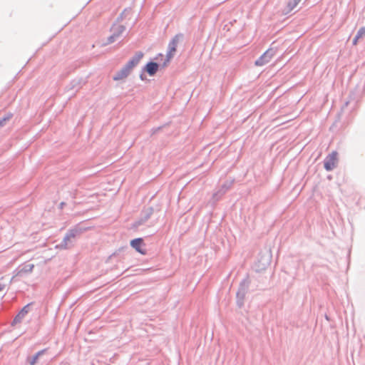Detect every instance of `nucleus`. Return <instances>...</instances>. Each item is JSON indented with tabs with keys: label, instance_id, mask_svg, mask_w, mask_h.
<instances>
[{
	"label": "nucleus",
	"instance_id": "1",
	"mask_svg": "<svg viewBox=\"0 0 365 365\" xmlns=\"http://www.w3.org/2000/svg\"><path fill=\"white\" fill-rule=\"evenodd\" d=\"M84 230V229L79 226H76L70 229L64 236L61 242L57 245L56 247L61 250H67L72 247L74 245L76 237L79 236Z\"/></svg>",
	"mask_w": 365,
	"mask_h": 365
},
{
	"label": "nucleus",
	"instance_id": "2",
	"mask_svg": "<svg viewBox=\"0 0 365 365\" xmlns=\"http://www.w3.org/2000/svg\"><path fill=\"white\" fill-rule=\"evenodd\" d=\"M143 57V52H136L134 56L127 63V64L120 71L115 73V81L125 78L130 73L132 70L138 64Z\"/></svg>",
	"mask_w": 365,
	"mask_h": 365
},
{
	"label": "nucleus",
	"instance_id": "3",
	"mask_svg": "<svg viewBox=\"0 0 365 365\" xmlns=\"http://www.w3.org/2000/svg\"><path fill=\"white\" fill-rule=\"evenodd\" d=\"M184 36L182 34H177L170 42L168 46V51L166 56V60L163 63V66H167L168 63L173 58L177 51L178 45L180 42L182 41Z\"/></svg>",
	"mask_w": 365,
	"mask_h": 365
},
{
	"label": "nucleus",
	"instance_id": "4",
	"mask_svg": "<svg viewBox=\"0 0 365 365\" xmlns=\"http://www.w3.org/2000/svg\"><path fill=\"white\" fill-rule=\"evenodd\" d=\"M276 54V48L271 47L265 53H263L257 60H256L255 64L257 66H262L268 63L271 59Z\"/></svg>",
	"mask_w": 365,
	"mask_h": 365
},
{
	"label": "nucleus",
	"instance_id": "5",
	"mask_svg": "<svg viewBox=\"0 0 365 365\" xmlns=\"http://www.w3.org/2000/svg\"><path fill=\"white\" fill-rule=\"evenodd\" d=\"M249 284L250 281L247 278L243 279L240 284V287L237 292V302L239 307H242L243 304V300L248 289Z\"/></svg>",
	"mask_w": 365,
	"mask_h": 365
},
{
	"label": "nucleus",
	"instance_id": "6",
	"mask_svg": "<svg viewBox=\"0 0 365 365\" xmlns=\"http://www.w3.org/2000/svg\"><path fill=\"white\" fill-rule=\"evenodd\" d=\"M338 164V153L336 151H333L329 154L324 161V166L326 170H333Z\"/></svg>",
	"mask_w": 365,
	"mask_h": 365
},
{
	"label": "nucleus",
	"instance_id": "7",
	"mask_svg": "<svg viewBox=\"0 0 365 365\" xmlns=\"http://www.w3.org/2000/svg\"><path fill=\"white\" fill-rule=\"evenodd\" d=\"M153 210L151 207H149V208L146 209L145 210H144L142 212L141 217H140V219L135 222L134 226L135 227H138L139 226L144 225L148 221V220L150 217L151 215L153 214Z\"/></svg>",
	"mask_w": 365,
	"mask_h": 365
},
{
	"label": "nucleus",
	"instance_id": "8",
	"mask_svg": "<svg viewBox=\"0 0 365 365\" xmlns=\"http://www.w3.org/2000/svg\"><path fill=\"white\" fill-rule=\"evenodd\" d=\"M34 268V264H24L23 267H20L16 275L14 276L11 280H10V283L11 282V281L14 279V278L15 277H22L24 274H28V273H31L32 272L33 269Z\"/></svg>",
	"mask_w": 365,
	"mask_h": 365
},
{
	"label": "nucleus",
	"instance_id": "9",
	"mask_svg": "<svg viewBox=\"0 0 365 365\" xmlns=\"http://www.w3.org/2000/svg\"><path fill=\"white\" fill-rule=\"evenodd\" d=\"M130 245L133 248H134L137 252L145 254V250L143 247H145V243L142 238H136L130 241Z\"/></svg>",
	"mask_w": 365,
	"mask_h": 365
},
{
	"label": "nucleus",
	"instance_id": "10",
	"mask_svg": "<svg viewBox=\"0 0 365 365\" xmlns=\"http://www.w3.org/2000/svg\"><path fill=\"white\" fill-rule=\"evenodd\" d=\"M159 68V64L154 62L150 61L148 62L144 67V71H145L149 76H153L156 72L158 71Z\"/></svg>",
	"mask_w": 365,
	"mask_h": 365
},
{
	"label": "nucleus",
	"instance_id": "11",
	"mask_svg": "<svg viewBox=\"0 0 365 365\" xmlns=\"http://www.w3.org/2000/svg\"><path fill=\"white\" fill-rule=\"evenodd\" d=\"M29 305L27 304L25 307L22 308V309L19 312V314L15 317V318L13 320L12 325L17 324L23 320V319L25 317V316L29 312Z\"/></svg>",
	"mask_w": 365,
	"mask_h": 365
},
{
	"label": "nucleus",
	"instance_id": "12",
	"mask_svg": "<svg viewBox=\"0 0 365 365\" xmlns=\"http://www.w3.org/2000/svg\"><path fill=\"white\" fill-rule=\"evenodd\" d=\"M47 349H42L39 351H38L34 356L32 357H29L27 361L30 364V365H36L38 362V358L43 355Z\"/></svg>",
	"mask_w": 365,
	"mask_h": 365
},
{
	"label": "nucleus",
	"instance_id": "13",
	"mask_svg": "<svg viewBox=\"0 0 365 365\" xmlns=\"http://www.w3.org/2000/svg\"><path fill=\"white\" fill-rule=\"evenodd\" d=\"M229 186H227V185H223L222 188L213 195V197L216 200H218L221 197V196H222L226 192Z\"/></svg>",
	"mask_w": 365,
	"mask_h": 365
},
{
	"label": "nucleus",
	"instance_id": "14",
	"mask_svg": "<svg viewBox=\"0 0 365 365\" xmlns=\"http://www.w3.org/2000/svg\"><path fill=\"white\" fill-rule=\"evenodd\" d=\"M301 0H289L287 3V13H289L294 9V8L298 5Z\"/></svg>",
	"mask_w": 365,
	"mask_h": 365
},
{
	"label": "nucleus",
	"instance_id": "15",
	"mask_svg": "<svg viewBox=\"0 0 365 365\" xmlns=\"http://www.w3.org/2000/svg\"><path fill=\"white\" fill-rule=\"evenodd\" d=\"M12 113H8L4 118L0 119V128L4 127L6 125V123L9 121L12 118Z\"/></svg>",
	"mask_w": 365,
	"mask_h": 365
},
{
	"label": "nucleus",
	"instance_id": "16",
	"mask_svg": "<svg viewBox=\"0 0 365 365\" xmlns=\"http://www.w3.org/2000/svg\"><path fill=\"white\" fill-rule=\"evenodd\" d=\"M125 31V26L123 25H119L118 28H115V38L121 35Z\"/></svg>",
	"mask_w": 365,
	"mask_h": 365
},
{
	"label": "nucleus",
	"instance_id": "17",
	"mask_svg": "<svg viewBox=\"0 0 365 365\" xmlns=\"http://www.w3.org/2000/svg\"><path fill=\"white\" fill-rule=\"evenodd\" d=\"M365 36V28L361 27L359 29L356 34V38H362Z\"/></svg>",
	"mask_w": 365,
	"mask_h": 365
},
{
	"label": "nucleus",
	"instance_id": "18",
	"mask_svg": "<svg viewBox=\"0 0 365 365\" xmlns=\"http://www.w3.org/2000/svg\"><path fill=\"white\" fill-rule=\"evenodd\" d=\"M130 14V10L125 9L122 14H120V16L118 18L117 21L119 22L120 21H122L123 16H127Z\"/></svg>",
	"mask_w": 365,
	"mask_h": 365
},
{
	"label": "nucleus",
	"instance_id": "19",
	"mask_svg": "<svg viewBox=\"0 0 365 365\" xmlns=\"http://www.w3.org/2000/svg\"><path fill=\"white\" fill-rule=\"evenodd\" d=\"M5 279L4 277H2L0 279V292L4 290L6 287V284L3 282V281Z\"/></svg>",
	"mask_w": 365,
	"mask_h": 365
},
{
	"label": "nucleus",
	"instance_id": "20",
	"mask_svg": "<svg viewBox=\"0 0 365 365\" xmlns=\"http://www.w3.org/2000/svg\"><path fill=\"white\" fill-rule=\"evenodd\" d=\"M360 38H356V35L355 36L354 38L353 39V44L354 45H356L357 43H358V41L359 40Z\"/></svg>",
	"mask_w": 365,
	"mask_h": 365
},
{
	"label": "nucleus",
	"instance_id": "21",
	"mask_svg": "<svg viewBox=\"0 0 365 365\" xmlns=\"http://www.w3.org/2000/svg\"><path fill=\"white\" fill-rule=\"evenodd\" d=\"M114 38V36L112 35V36H110L109 37V38H108V39H109V41H111V39H112V38Z\"/></svg>",
	"mask_w": 365,
	"mask_h": 365
},
{
	"label": "nucleus",
	"instance_id": "22",
	"mask_svg": "<svg viewBox=\"0 0 365 365\" xmlns=\"http://www.w3.org/2000/svg\"><path fill=\"white\" fill-rule=\"evenodd\" d=\"M63 205H64V203H63V202H61V206H63Z\"/></svg>",
	"mask_w": 365,
	"mask_h": 365
}]
</instances>
